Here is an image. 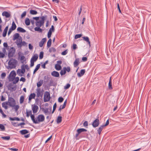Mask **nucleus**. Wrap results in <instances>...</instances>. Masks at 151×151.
Here are the masks:
<instances>
[{
	"mask_svg": "<svg viewBox=\"0 0 151 151\" xmlns=\"http://www.w3.org/2000/svg\"><path fill=\"white\" fill-rule=\"evenodd\" d=\"M31 119L33 122L35 124H39L43 122L45 120V117L43 115H39L36 118H35L34 115L30 116Z\"/></svg>",
	"mask_w": 151,
	"mask_h": 151,
	"instance_id": "1",
	"label": "nucleus"
},
{
	"mask_svg": "<svg viewBox=\"0 0 151 151\" xmlns=\"http://www.w3.org/2000/svg\"><path fill=\"white\" fill-rule=\"evenodd\" d=\"M17 63V61L14 59H10L8 63L9 68L10 69L15 68Z\"/></svg>",
	"mask_w": 151,
	"mask_h": 151,
	"instance_id": "2",
	"label": "nucleus"
},
{
	"mask_svg": "<svg viewBox=\"0 0 151 151\" xmlns=\"http://www.w3.org/2000/svg\"><path fill=\"white\" fill-rule=\"evenodd\" d=\"M41 20L37 21L35 22V25L37 27H41L43 25L44 23L45 20L47 18V16H42L40 18Z\"/></svg>",
	"mask_w": 151,
	"mask_h": 151,
	"instance_id": "3",
	"label": "nucleus"
},
{
	"mask_svg": "<svg viewBox=\"0 0 151 151\" xmlns=\"http://www.w3.org/2000/svg\"><path fill=\"white\" fill-rule=\"evenodd\" d=\"M16 52L15 49L13 47H11L9 50L8 56L9 58L12 57L14 55Z\"/></svg>",
	"mask_w": 151,
	"mask_h": 151,
	"instance_id": "4",
	"label": "nucleus"
},
{
	"mask_svg": "<svg viewBox=\"0 0 151 151\" xmlns=\"http://www.w3.org/2000/svg\"><path fill=\"white\" fill-rule=\"evenodd\" d=\"M50 93L46 91L44 95V101L45 102L48 101L50 99Z\"/></svg>",
	"mask_w": 151,
	"mask_h": 151,
	"instance_id": "5",
	"label": "nucleus"
},
{
	"mask_svg": "<svg viewBox=\"0 0 151 151\" xmlns=\"http://www.w3.org/2000/svg\"><path fill=\"white\" fill-rule=\"evenodd\" d=\"M38 57V55L37 54H35L34 56L32 57L30 60V67H32L34 66V63L37 60Z\"/></svg>",
	"mask_w": 151,
	"mask_h": 151,
	"instance_id": "6",
	"label": "nucleus"
},
{
	"mask_svg": "<svg viewBox=\"0 0 151 151\" xmlns=\"http://www.w3.org/2000/svg\"><path fill=\"white\" fill-rule=\"evenodd\" d=\"M8 103L9 105L11 107H12L14 106V105H15V104L14 100L13 98H11L9 99Z\"/></svg>",
	"mask_w": 151,
	"mask_h": 151,
	"instance_id": "7",
	"label": "nucleus"
},
{
	"mask_svg": "<svg viewBox=\"0 0 151 151\" xmlns=\"http://www.w3.org/2000/svg\"><path fill=\"white\" fill-rule=\"evenodd\" d=\"M99 124V121L98 119H96L93 122L92 125L93 127H97Z\"/></svg>",
	"mask_w": 151,
	"mask_h": 151,
	"instance_id": "8",
	"label": "nucleus"
},
{
	"mask_svg": "<svg viewBox=\"0 0 151 151\" xmlns=\"http://www.w3.org/2000/svg\"><path fill=\"white\" fill-rule=\"evenodd\" d=\"M32 108L33 113L34 114L36 113L37 112L39 109L38 106L36 105H32Z\"/></svg>",
	"mask_w": 151,
	"mask_h": 151,
	"instance_id": "9",
	"label": "nucleus"
},
{
	"mask_svg": "<svg viewBox=\"0 0 151 151\" xmlns=\"http://www.w3.org/2000/svg\"><path fill=\"white\" fill-rule=\"evenodd\" d=\"M54 30V26L53 25H52L51 26V27L50 28L48 33L47 37L48 38H50L51 37L52 31V32H53Z\"/></svg>",
	"mask_w": 151,
	"mask_h": 151,
	"instance_id": "10",
	"label": "nucleus"
},
{
	"mask_svg": "<svg viewBox=\"0 0 151 151\" xmlns=\"http://www.w3.org/2000/svg\"><path fill=\"white\" fill-rule=\"evenodd\" d=\"M51 109H49V110L48 108L43 109H42L45 115L50 114L51 113Z\"/></svg>",
	"mask_w": 151,
	"mask_h": 151,
	"instance_id": "11",
	"label": "nucleus"
},
{
	"mask_svg": "<svg viewBox=\"0 0 151 151\" xmlns=\"http://www.w3.org/2000/svg\"><path fill=\"white\" fill-rule=\"evenodd\" d=\"M51 74L52 76L56 77H58L60 76L59 73L58 72L55 71H52L51 73Z\"/></svg>",
	"mask_w": 151,
	"mask_h": 151,
	"instance_id": "12",
	"label": "nucleus"
},
{
	"mask_svg": "<svg viewBox=\"0 0 151 151\" xmlns=\"http://www.w3.org/2000/svg\"><path fill=\"white\" fill-rule=\"evenodd\" d=\"M16 76L15 72L14 70H13L11 72L9 75V77L10 78L13 79Z\"/></svg>",
	"mask_w": 151,
	"mask_h": 151,
	"instance_id": "13",
	"label": "nucleus"
},
{
	"mask_svg": "<svg viewBox=\"0 0 151 151\" xmlns=\"http://www.w3.org/2000/svg\"><path fill=\"white\" fill-rule=\"evenodd\" d=\"M22 41V37H20L19 39H17L16 43L17 46L19 47V45H21V43Z\"/></svg>",
	"mask_w": 151,
	"mask_h": 151,
	"instance_id": "14",
	"label": "nucleus"
},
{
	"mask_svg": "<svg viewBox=\"0 0 151 151\" xmlns=\"http://www.w3.org/2000/svg\"><path fill=\"white\" fill-rule=\"evenodd\" d=\"M46 40L47 39L46 38L42 39L41 41L40 42L39 44L40 47H42L44 44L46 42Z\"/></svg>",
	"mask_w": 151,
	"mask_h": 151,
	"instance_id": "15",
	"label": "nucleus"
},
{
	"mask_svg": "<svg viewBox=\"0 0 151 151\" xmlns=\"http://www.w3.org/2000/svg\"><path fill=\"white\" fill-rule=\"evenodd\" d=\"M85 72V69H82L81 70L80 73H77V75L79 77H80L82 76Z\"/></svg>",
	"mask_w": 151,
	"mask_h": 151,
	"instance_id": "16",
	"label": "nucleus"
},
{
	"mask_svg": "<svg viewBox=\"0 0 151 151\" xmlns=\"http://www.w3.org/2000/svg\"><path fill=\"white\" fill-rule=\"evenodd\" d=\"M8 27H9L8 26H7L5 27V29H4V30L3 31V34H2V36L4 37H5L6 36V35L7 34V31L8 30Z\"/></svg>",
	"mask_w": 151,
	"mask_h": 151,
	"instance_id": "17",
	"label": "nucleus"
},
{
	"mask_svg": "<svg viewBox=\"0 0 151 151\" xmlns=\"http://www.w3.org/2000/svg\"><path fill=\"white\" fill-rule=\"evenodd\" d=\"M21 37V36H20L19 35L18 33H15V34L13 36V40L14 41L15 40L19 39V37Z\"/></svg>",
	"mask_w": 151,
	"mask_h": 151,
	"instance_id": "18",
	"label": "nucleus"
},
{
	"mask_svg": "<svg viewBox=\"0 0 151 151\" xmlns=\"http://www.w3.org/2000/svg\"><path fill=\"white\" fill-rule=\"evenodd\" d=\"M3 16H5L6 18L9 17L10 16V14L7 12H4L2 13Z\"/></svg>",
	"mask_w": 151,
	"mask_h": 151,
	"instance_id": "19",
	"label": "nucleus"
},
{
	"mask_svg": "<svg viewBox=\"0 0 151 151\" xmlns=\"http://www.w3.org/2000/svg\"><path fill=\"white\" fill-rule=\"evenodd\" d=\"M82 38L85 41H86L88 44H89V46H90V42L89 40V38L87 37H82Z\"/></svg>",
	"mask_w": 151,
	"mask_h": 151,
	"instance_id": "20",
	"label": "nucleus"
},
{
	"mask_svg": "<svg viewBox=\"0 0 151 151\" xmlns=\"http://www.w3.org/2000/svg\"><path fill=\"white\" fill-rule=\"evenodd\" d=\"M2 106L5 109H8L7 105H9L8 103V102H4L2 103Z\"/></svg>",
	"mask_w": 151,
	"mask_h": 151,
	"instance_id": "21",
	"label": "nucleus"
},
{
	"mask_svg": "<svg viewBox=\"0 0 151 151\" xmlns=\"http://www.w3.org/2000/svg\"><path fill=\"white\" fill-rule=\"evenodd\" d=\"M104 127L103 126V125L99 127L98 129L97 130L98 133L100 135L101 134V132L102 131Z\"/></svg>",
	"mask_w": 151,
	"mask_h": 151,
	"instance_id": "22",
	"label": "nucleus"
},
{
	"mask_svg": "<svg viewBox=\"0 0 151 151\" xmlns=\"http://www.w3.org/2000/svg\"><path fill=\"white\" fill-rule=\"evenodd\" d=\"M87 130L84 128H80L78 129L77 130V132L78 134H80L81 132H86Z\"/></svg>",
	"mask_w": 151,
	"mask_h": 151,
	"instance_id": "23",
	"label": "nucleus"
},
{
	"mask_svg": "<svg viewBox=\"0 0 151 151\" xmlns=\"http://www.w3.org/2000/svg\"><path fill=\"white\" fill-rule=\"evenodd\" d=\"M79 58L76 59L74 62V65L75 67H76L79 64Z\"/></svg>",
	"mask_w": 151,
	"mask_h": 151,
	"instance_id": "24",
	"label": "nucleus"
},
{
	"mask_svg": "<svg viewBox=\"0 0 151 151\" xmlns=\"http://www.w3.org/2000/svg\"><path fill=\"white\" fill-rule=\"evenodd\" d=\"M55 68L57 70H61L62 67L60 65L56 64L55 65Z\"/></svg>",
	"mask_w": 151,
	"mask_h": 151,
	"instance_id": "25",
	"label": "nucleus"
},
{
	"mask_svg": "<svg viewBox=\"0 0 151 151\" xmlns=\"http://www.w3.org/2000/svg\"><path fill=\"white\" fill-rule=\"evenodd\" d=\"M35 94L34 93H31L29 96V100L30 101L32 99L35 98Z\"/></svg>",
	"mask_w": 151,
	"mask_h": 151,
	"instance_id": "26",
	"label": "nucleus"
},
{
	"mask_svg": "<svg viewBox=\"0 0 151 151\" xmlns=\"http://www.w3.org/2000/svg\"><path fill=\"white\" fill-rule=\"evenodd\" d=\"M25 24L27 26H29L30 25V22L29 19L28 18H26L25 19Z\"/></svg>",
	"mask_w": 151,
	"mask_h": 151,
	"instance_id": "27",
	"label": "nucleus"
},
{
	"mask_svg": "<svg viewBox=\"0 0 151 151\" xmlns=\"http://www.w3.org/2000/svg\"><path fill=\"white\" fill-rule=\"evenodd\" d=\"M17 30L18 31L21 32H26V30L25 29L20 27H18Z\"/></svg>",
	"mask_w": 151,
	"mask_h": 151,
	"instance_id": "28",
	"label": "nucleus"
},
{
	"mask_svg": "<svg viewBox=\"0 0 151 151\" xmlns=\"http://www.w3.org/2000/svg\"><path fill=\"white\" fill-rule=\"evenodd\" d=\"M41 96H42V94H41V90L40 89H37V97H39Z\"/></svg>",
	"mask_w": 151,
	"mask_h": 151,
	"instance_id": "29",
	"label": "nucleus"
},
{
	"mask_svg": "<svg viewBox=\"0 0 151 151\" xmlns=\"http://www.w3.org/2000/svg\"><path fill=\"white\" fill-rule=\"evenodd\" d=\"M20 132L21 134H24L29 133L28 131L26 129H24L20 131Z\"/></svg>",
	"mask_w": 151,
	"mask_h": 151,
	"instance_id": "30",
	"label": "nucleus"
},
{
	"mask_svg": "<svg viewBox=\"0 0 151 151\" xmlns=\"http://www.w3.org/2000/svg\"><path fill=\"white\" fill-rule=\"evenodd\" d=\"M17 73L18 75L20 76H22V71L21 69H18L17 70Z\"/></svg>",
	"mask_w": 151,
	"mask_h": 151,
	"instance_id": "31",
	"label": "nucleus"
},
{
	"mask_svg": "<svg viewBox=\"0 0 151 151\" xmlns=\"http://www.w3.org/2000/svg\"><path fill=\"white\" fill-rule=\"evenodd\" d=\"M16 25L14 22L13 21L12 23V26L10 28L14 30L16 29Z\"/></svg>",
	"mask_w": 151,
	"mask_h": 151,
	"instance_id": "32",
	"label": "nucleus"
},
{
	"mask_svg": "<svg viewBox=\"0 0 151 151\" xmlns=\"http://www.w3.org/2000/svg\"><path fill=\"white\" fill-rule=\"evenodd\" d=\"M32 114L31 110L28 111L27 110H26V115L27 117H28L30 115H31H31H32Z\"/></svg>",
	"mask_w": 151,
	"mask_h": 151,
	"instance_id": "33",
	"label": "nucleus"
},
{
	"mask_svg": "<svg viewBox=\"0 0 151 151\" xmlns=\"http://www.w3.org/2000/svg\"><path fill=\"white\" fill-rule=\"evenodd\" d=\"M13 83L14 84L17 83L19 80V78L18 77H15L14 78Z\"/></svg>",
	"mask_w": 151,
	"mask_h": 151,
	"instance_id": "34",
	"label": "nucleus"
},
{
	"mask_svg": "<svg viewBox=\"0 0 151 151\" xmlns=\"http://www.w3.org/2000/svg\"><path fill=\"white\" fill-rule=\"evenodd\" d=\"M35 30L36 31H38L39 32H42V29L40 27H36L35 28Z\"/></svg>",
	"mask_w": 151,
	"mask_h": 151,
	"instance_id": "35",
	"label": "nucleus"
},
{
	"mask_svg": "<svg viewBox=\"0 0 151 151\" xmlns=\"http://www.w3.org/2000/svg\"><path fill=\"white\" fill-rule=\"evenodd\" d=\"M43 83V81L40 80L37 83V86L39 87L41 86Z\"/></svg>",
	"mask_w": 151,
	"mask_h": 151,
	"instance_id": "36",
	"label": "nucleus"
},
{
	"mask_svg": "<svg viewBox=\"0 0 151 151\" xmlns=\"http://www.w3.org/2000/svg\"><path fill=\"white\" fill-rule=\"evenodd\" d=\"M66 73V71L64 69V68H63V69L61 70L60 72V74L61 76L65 75Z\"/></svg>",
	"mask_w": 151,
	"mask_h": 151,
	"instance_id": "37",
	"label": "nucleus"
},
{
	"mask_svg": "<svg viewBox=\"0 0 151 151\" xmlns=\"http://www.w3.org/2000/svg\"><path fill=\"white\" fill-rule=\"evenodd\" d=\"M24 96H21V97H20V101H19L20 103V104H22L23 102L24 101Z\"/></svg>",
	"mask_w": 151,
	"mask_h": 151,
	"instance_id": "38",
	"label": "nucleus"
},
{
	"mask_svg": "<svg viewBox=\"0 0 151 151\" xmlns=\"http://www.w3.org/2000/svg\"><path fill=\"white\" fill-rule=\"evenodd\" d=\"M51 42L52 40L51 39H50L48 41L47 43V46L48 47H49L51 46Z\"/></svg>",
	"mask_w": 151,
	"mask_h": 151,
	"instance_id": "39",
	"label": "nucleus"
},
{
	"mask_svg": "<svg viewBox=\"0 0 151 151\" xmlns=\"http://www.w3.org/2000/svg\"><path fill=\"white\" fill-rule=\"evenodd\" d=\"M109 88L110 89H112V83H111V77L110 79L109 83Z\"/></svg>",
	"mask_w": 151,
	"mask_h": 151,
	"instance_id": "40",
	"label": "nucleus"
},
{
	"mask_svg": "<svg viewBox=\"0 0 151 151\" xmlns=\"http://www.w3.org/2000/svg\"><path fill=\"white\" fill-rule=\"evenodd\" d=\"M9 119L11 121H14V120H16L17 121H20V119L18 117H14V118H11L10 117L9 118Z\"/></svg>",
	"mask_w": 151,
	"mask_h": 151,
	"instance_id": "41",
	"label": "nucleus"
},
{
	"mask_svg": "<svg viewBox=\"0 0 151 151\" xmlns=\"http://www.w3.org/2000/svg\"><path fill=\"white\" fill-rule=\"evenodd\" d=\"M1 138L4 140H8L10 139V137L9 136L2 137Z\"/></svg>",
	"mask_w": 151,
	"mask_h": 151,
	"instance_id": "42",
	"label": "nucleus"
},
{
	"mask_svg": "<svg viewBox=\"0 0 151 151\" xmlns=\"http://www.w3.org/2000/svg\"><path fill=\"white\" fill-rule=\"evenodd\" d=\"M49 52H55L56 51V50L55 48L53 47H51L49 50Z\"/></svg>",
	"mask_w": 151,
	"mask_h": 151,
	"instance_id": "43",
	"label": "nucleus"
},
{
	"mask_svg": "<svg viewBox=\"0 0 151 151\" xmlns=\"http://www.w3.org/2000/svg\"><path fill=\"white\" fill-rule=\"evenodd\" d=\"M62 121V117L60 116H59L57 120V122L58 123H60Z\"/></svg>",
	"mask_w": 151,
	"mask_h": 151,
	"instance_id": "44",
	"label": "nucleus"
},
{
	"mask_svg": "<svg viewBox=\"0 0 151 151\" xmlns=\"http://www.w3.org/2000/svg\"><path fill=\"white\" fill-rule=\"evenodd\" d=\"M30 13L31 14L33 15L36 14H37V12L36 11L33 10H30Z\"/></svg>",
	"mask_w": 151,
	"mask_h": 151,
	"instance_id": "45",
	"label": "nucleus"
},
{
	"mask_svg": "<svg viewBox=\"0 0 151 151\" xmlns=\"http://www.w3.org/2000/svg\"><path fill=\"white\" fill-rule=\"evenodd\" d=\"M13 107H14V109L15 111H17L18 109L19 108V106L18 105H14V106Z\"/></svg>",
	"mask_w": 151,
	"mask_h": 151,
	"instance_id": "46",
	"label": "nucleus"
},
{
	"mask_svg": "<svg viewBox=\"0 0 151 151\" xmlns=\"http://www.w3.org/2000/svg\"><path fill=\"white\" fill-rule=\"evenodd\" d=\"M64 69H65V70L66 71H67L68 72H69L70 71V67L68 66L67 67H64Z\"/></svg>",
	"mask_w": 151,
	"mask_h": 151,
	"instance_id": "47",
	"label": "nucleus"
},
{
	"mask_svg": "<svg viewBox=\"0 0 151 151\" xmlns=\"http://www.w3.org/2000/svg\"><path fill=\"white\" fill-rule=\"evenodd\" d=\"M82 36V35L81 34H77L75 35V38L76 39L78 38L81 37Z\"/></svg>",
	"mask_w": 151,
	"mask_h": 151,
	"instance_id": "48",
	"label": "nucleus"
},
{
	"mask_svg": "<svg viewBox=\"0 0 151 151\" xmlns=\"http://www.w3.org/2000/svg\"><path fill=\"white\" fill-rule=\"evenodd\" d=\"M21 45H19V47H21L22 46H25L27 45V43L24 41L22 42Z\"/></svg>",
	"mask_w": 151,
	"mask_h": 151,
	"instance_id": "49",
	"label": "nucleus"
},
{
	"mask_svg": "<svg viewBox=\"0 0 151 151\" xmlns=\"http://www.w3.org/2000/svg\"><path fill=\"white\" fill-rule=\"evenodd\" d=\"M26 15V11L24 12L22 14H21V17L22 18H23Z\"/></svg>",
	"mask_w": 151,
	"mask_h": 151,
	"instance_id": "50",
	"label": "nucleus"
},
{
	"mask_svg": "<svg viewBox=\"0 0 151 151\" xmlns=\"http://www.w3.org/2000/svg\"><path fill=\"white\" fill-rule=\"evenodd\" d=\"M57 106V105L56 103H55L53 105V110L52 112V113H53L54 112V111L55 110L56 107Z\"/></svg>",
	"mask_w": 151,
	"mask_h": 151,
	"instance_id": "51",
	"label": "nucleus"
},
{
	"mask_svg": "<svg viewBox=\"0 0 151 151\" xmlns=\"http://www.w3.org/2000/svg\"><path fill=\"white\" fill-rule=\"evenodd\" d=\"M68 52V50L67 49L64 51L63 52L61 53V54L63 55H65Z\"/></svg>",
	"mask_w": 151,
	"mask_h": 151,
	"instance_id": "52",
	"label": "nucleus"
},
{
	"mask_svg": "<svg viewBox=\"0 0 151 151\" xmlns=\"http://www.w3.org/2000/svg\"><path fill=\"white\" fill-rule=\"evenodd\" d=\"M6 74L5 73H3L1 75V77L2 79H4L6 76Z\"/></svg>",
	"mask_w": 151,
	"mask_h": 151,
	"instance_id": "53",
	"label": "nucleus"
},
{
	"mask_svg": "<svg viewBox=\"0 0 151 151\" xmlns=\"http://www.w3.org/2000/svg\"><path fill=\"white\" fill-rule=\"evenodd\" d=\"M43 52H40L39 55V58L40 59H42L43 57Z\"/></svg>",
	"mask_w": 151,
	"mask_h": 151,
	"instance_id": "54",
	"label": "nucleus"
},
{
	"mask_svg": "<svg viewBox=\"0 0 151 151\" xmlns=\"http://www.w3.org/2000/svg\"><path fill=\"white\" fill-rule=\"evenodd\" d=\"M70 84H67L66 86L64 87V88L65 89H68L70 86Z\"/></svg>",
	"mask_w": 151,
	"mask_h": 151,
	"instance_id": "55",
	"label": "nucleus"
},
{
	"mask_svg": "<svg viewBox=\"0 0 151 151\" xmlns=\"http://www.w3.org/2000/svg\"><path fill=\"white\" fill-rule=\"evenodd\" d=\"M63 99L62 97H60L58 99V102H62L63 101Z\"/></svg>",
	"mask_w": 151,
	"mask_h": 151,
	"instance_id": "56",
	"label": "nucleus"
},
{
	"mask_svg": "<svg viewBox=\"0 0 151 151\" xmlns=\"http://www.w3.org/2000/svg\"><path fill=\"white\" fill-rule=\"evenodd\" d=\"M0 129L3 130H4L5 127L3 124H0Z\"/></svg>",
	"mask_w": 151,
	"mask_h": 151,
	"instance_id": "57",
	"label": "nucleus"
},
{
	"mask_svg": "<svg viewBox=\"0 0 151 151\" xmlns=\"http://www.w3.org/2000/svg\"><path fill=\"white\" fill-rule=\"evenodd\" d=\"M5 54L2 52H0V58H3L4 57Z\"/></svg>",
	"mask_w": 151,
	"mask_h": 151,
	"instance_id": "58",
	"label": "nucleus"
},
{
	"mask_svg": "<svg viewBox=\"0 0 151 151\" xmlns=\"http://www.w3.org/2000/svg\"><path fill=\"white\" fill-rule=\"evenodd\" d=\"M109 124V119H108L106 122V124H104V125H103V126L104 127H106V126H107L108 125V124Z\"/></svg>",
	"mask_w": 151,
	"mask_h": 151,
	"instance_id": "59",
	"label": "nucleus"
},
{
	"mask_svg": "<svg viewBox=\"0 0 151 151\" xmlns=\"http://www.w3.org/2000/svg\"><path fill=\"white\" fill-rule=\"evenodd\" d=\"M46 20H46V27H47L49 25V22L50 21H49V20L47 19H47Z\"/></svg>",
	"mask_w": 151,
	"mask_h": 151,
	"instance_id": "60",
	"label": "nucleus"
},
{
	"mask_svg": "<svg viewBox=\"0 0 151 151\" xmlns=\"http://www.w3.org/2000/svg\"><path fill=\"white\" fill-rule=\"evenodd\" d=\"M13 30H12L11 28H9V31H8V35H10V33H11V32H12V31Z\"/></svg>",
	"mask_w": 151,
	"mask_h": 151,
	"instance_id": "61",
	"label": "nucleus"
},
{
	"mask_svg": "<svg viewBox=\"0 0 151 151\" xmlns=\"http://www.w3.org/2000/svg\"><path fill=\"white\" fill-rule=\"evenodd\" d=\"M83 126L85 127L88 126V122L87 121H86L84 122L83 123Z\"/></svg>",
	"mask_w": 151,
	"mask_h": 151,
	"instance_id": "62",
	"label": "nucleus"
},
{
	"mask_svg": "<svg viewBox=\"0 0 151 151\" xmlns=\"http://www.w3.org/2000/svg\"><path fill=\"white\" fill-rule=\"evenodd\" d=\"M20 81H22L23 82H25L26 81L25 79L23 77H22L21 78Z\"/></svg>",
	"mask_w": 151,
	"mask_h": 151,
	"instance_id": "63",
	"label": "nucleus"
},
{
	"mask_svg": "<svg viewBox=\"0 0 151 151\" xmlns=\"http://www.w3.org/2000/svg\"><path fill=\"white\" fill-rule=\"evenodd\" d=\"M9 149L13 151H17L18 149L17 148H10Z\"/></svg>",
	"mask_w": 151,
	"mask_h": 151,
	"instance_id": "64",
	"label": "nucleus"
}]
</instances>
